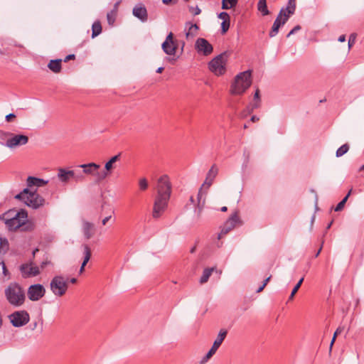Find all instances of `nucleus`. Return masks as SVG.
<instances>
[{
  "label": "nucleus",
  "mask_w": 364,
  "mask_h": 364,
  "mask_svg": "<svg viewBox=\"0 0 364 364\" xmlns=\"http://www.w3.org/2000/svg\"><path fill=\"white\" fill-rule=\"evenodd\" d=\"M336 337L337 336H336V335H333V338L331 340V342L330 343V348H329L330 352L331 351L332 347H333V343H334V342H335V341L336 339Z\"/></svg>",
  "instance_id": "obj_57"
},
{
  "label": "nucleus",
  "mask_w": 364,
  "mask_h": 364,
  "mask_svg": "<svg viewBox=\"0 0 364 364\" xmlns=\"http://www.w3.org/2000/svg\"><path fill=\"white\" fill-rule=\"evenodd\" d=\"M114 211L113 209L109 210V215L106 216L104 219L102 220V223L103 225H105L112 218V214H114Z\"/></svg>",
  "instance_id": "obj_44"
},
{
  "label": "nucleus",
  "mask_w": 364,
  "mask_h": 364,
  "mask_svg": "<svg viewBox=\"0 0 364 364\" xmlns=\"http://www.w3.org/2000/svg\"><path fill=\"white\" fill-rule=\"evenodd\" d=\"M48 183V181H44L42 178H38L33 176H28L27 178V186L28 187L37 186L42 187Z\"/></svg>",
  "instance_id": "obj_25"
},
{
  "label": "nucleus",
  "mask_w": 364,
  "mask_h": 364,
  "mask_svg": "<svg viewBox=\"0 0 364 364\" xmlns=\"http://www.w3.org/2000/svg\"><path fill=\"white\" fill-rule=\"evenodd\" d=\"M117 16V13L115 12V11L111 10L109 12H108L107 14V23H114Z\"/></svg>",
  "instance_id": "obj_37"
},
{
  "label": "nucleus",
  "mask_w": 364,
  "mask_h": 364,
  "mask_svg": "<svg viewBox=\"0 0 364 364\" xmlns=\"http://www.w3.org/2000/svg\"><path fill=\"white\" fill-rule=\"evenodd\" d=\"M178 0H162V2L164 4L168 5L171 3L172 4H176Z\"/></svg>",
  "instance_id": "obj_53"
},
{
  "label": "nucleus",
  "mask_w": 364,
  "mask_h": 364,
  "mask_svg": "<svg viewBox=\"0 0 364 364\" xmlns=\"http://www.w3.org/2000/svg\"><path fill=\"white\" fill-rule=\"evenodd\" d=\"M218 174V168L215 165H213L207 173L205 181L203 184V186H206L208 188L213 183V181Z\"/></svg>",
  "instance_id": "obj_23"
},
{
  "label": "nucleus",
  "mask_w": 364,
  "mask_h": 364,
  "mask_svg": "<svg viewBox=\"0 0 364 364\" xmlns=\"http://www.w3.org/2000/svg\"><path fill=\"white\" fill-rule=\"evenodd\" d=\"M70 282L72 283V284H75L77 282V279L75 278H72Z\"/></svg>",
  "instance_id": "obj_63"
},
{
  "label": "nucleus",
  "mask_w": 364,
  "mask_h": 364,
  "mask_svg": "<svg viewBox=\"0 0 364 364\" xmlns=\"http://www.w3.org/2000/svg\"><path fill=\"white\" fill-rule=\"evenodd\" d=\"M282 25V24H273L272 30L269 32V37L272 38L275 36L277 34L279 29Z\"/></svg>",
  "instance_id": "obj_41"
},
{
  "label": "nucleus",
  "mask_w": 364,
  "mask_h": 364,
  "mask_svg": "<svg viewBox=\"0 0 364 364\" xmlns=\"http://www.w3.org/2000/svg\"><path fill=\"white\" fill-rule=\"evenodd\" d=\"M5 224L11 231L20 229L21 231L30 232L35 228V225L33 222L28 220L27 218H21V215L7 219V223Z\"/></svg>",
  "instance_id": "obj_5"
},
{
  "label": "nucleus",
  "mask_w": 364,
  "mask_h": 364,
  "mask_svg": "<svg viewBox=\"0 0 364 364\" xmlns=\"http://www.w3.org/2000/svg\"><path fill=\"white\" fill-rule=\"evenodd\" d=\"M195 46L197 52L204 56L210 55L213 51V46L203 38H198Z\"/></svg>",
  "instance_id": "obj_12"
},
{
  "label": "nucleus",
  "mask_w": 364,
  "mask_h": 364,
  "mask_svg": "<svg viewBox=\"0 0 364 364\" xmlns=\"http://www.w3.org/2000/svg\"><path fill=\"white\" fill-rule=\"evenodd\" d=\"M164 69V68L163 67H160V68H159L156 70V73H161L163 72Z\"/></svg>",
  "instance_id": "obj_62"
},
{
  "label": "nucleus",
  "mask_w": 364,
  "mask_h": 364,
  "mask_svg": "<svg viewBox=\"0 0 364 364\" xmlns=\"http://www.w3.org/2000/svg\"><path fill=\"white\" fill-rule=\"evenodd\" d=\"M352 191H353V189L351 188V189L348 191V194H347V195H346V196H345V197H344V198L341 200V203H343L344 205L346 204V203L347 202V200H348V199L349 196H350V194H351V193H352Z\"/></svg>",
  "instance_id": "obj_49"
},
{
  "label": "nucleus",
  "mask_w": 364,
  "mask_h": 364,
  "mask_svg": "<svg viewBox=\"0 0 364 364\" xmlns=\"http://www.w3.org/2000/svg\"><path fill=\"white\" fill-rule=\"evenodd\" d=\"M238 0H222V9H230L237 4Z\"/></svg>",
  "instance_id": "obj_31"
},
{
  "label": "nucleus",
  "mask_w": 364,
  "mask_h": 364,
  "mask_svg": "<svg viewBox=\"0 0 364 364\" xmlns=\"http://www.w3.org/2000/svg\"><path fill=\"white\" fill-rule=\"evenodd\" d=\"M271 277H272V276L270 275L266 279L264 280V282H263L264 285L266 286L267 284V283L270 280Z\"/></svg>",
  "instance_id": "obj_60"
},
{
  "label": "nucleus",
  "mask_w": 364,
  "mask_h": 364,
  "mask_svg": "<svg viewBox=\"0 0 364 364\" xmlns=\"http://www.w3.org/2000/svg\"><path fill=\"white\" fill-rule=\"evenodd\" d=\"M352 191H353V189L351 188V189L348 191V194H347V195H346V196H345V197H344V198L341 200V203H343L344 205L346 204V203L347 202V200H348V199L349 196H350V194H351V193H352Z\"/></svg>",
  "instance_id": "obj_50"
},
{
  "label": "nucleus",
  "mask_w": 364,
  "mask_h": 364,
  "mask_svg": "<svg viewBox=\"0 0 364 364\" xmlns=\"http://www.w3.org/2000/svg\"><path fill=\"white\" fill-rule=\"evenodd\" d=\"M189 11L191 13H192L193 15H198L200 13V9L196 6V7H193V6H189Z\"/></svg>",
  "instance_id": "obj_45"
},
{
  "label": "nucleus",
  "mask_w": 364,
  "mask_h": 364,
  "mask_svg": "<svg viewBox=\"0 0 364 364\" xmlns=\"http://www.w3.org/2000/svg\"><path fill=\"white\" fill-rule=\"evenodd\" d=\"M240 222V218L238 216L237 212L233 213L229 219L224 224L223 228L221 230V232L219 234L218 237L220 238L222 235L228 234L230 230H232L236 225L237 223Z\"/></svg>",
  "instance_id": "obj_14"
},
{
  "label": "nucleus",
  "mask_w": 364,
  "mask_h": 364,
  "mask_svg": "<svg viewBox=\"0 0 364 364\" xmlns=\"http://www.w3.org/2000/svg\"><path fill=\"white\" fill-rule=\"evenodd\" d=\"M161 47L166 54L169 55H173L176 54V51L178 48V43L176 41L173 39V33L170 32L168 33L165 41L162 43Z\"/></svg>",
  "instance_id": "obj_11"
},
{
  "label": "nucleus",
  "mask_w": 364,
  "mask_h": 364,
  "mask_svg": "<svg viewBox=\"0 0 364 364\" xmlns=\"http://www.w3.org/2000/svg\"><path fill=\"white\" fill-rule=\"evenodd\" d=\"M171 183L167 175L161 176L157 181V195L154 200L152 215L159 218L168 206L171 193Z\"/></svg>",
  "instance_id": "obj_1"
},
{
  "label": "nucleus",
  "mask_w": 364,
  "mask_h": 364,
  "mask_svg": "<svg viewBox=\"0 0 364 364\" xmlns=\"http://www.w3.org/2000/svg\"><path fill=\"white\" fill-rule=\"evenodd\" d=\"M357 34L355 33H352L348 39V48L349 49L353 46L356 41Z\"/></svg>",
  "instance_id": "obj_42"
},
{
  "label": "nucleus",
  "mask_w": 364,
  "mask_h": 364,
  "mask_svg": "<svg viewBox=\"0 0 364 364\" xmlns=\"http://www.w3.org/2000/svg\"><path fill=\"white\" fill-rule=\"evenodd\" d=\"M16 117V115L13 113H11L8 115L6 116V120L7 122H10L12 119L15 118Z\"/></svg>",
  "instance_id": "obj_54"
},
{
  "label": "nucleus",
  "mask_w": 364,
  "mask_h": 364,
  "mask_svg": "<svg viewBox=\"0 0 364 364\" xmlns=\"http://www.w3.org/2000/svg\"><path fill=\"white\" fill-rule=\"evenodd\" d=\"M48 263H49V262H47V261H46V262H43L41 263V267L42 269H43V268H44V267H45L48 264Z\"/></svg>",
  "instance_id": "obj_61"
},
{
  "label": "nucleus",
  "mask_w": 364,
  "mask_h": 364,
  "mask_svg": "<svg viewBox=\"0 0 364 364\" xmlns=\"http://www.w3.org/2000/svg\"><path fill=\"white\" fill-rule=\"evenodd\" d=\"M258 108V103H250L242 111H241L240 113V117L241 119H245L252 113L255 109Z\"/></svg>",
  "instance_id": "obj_26"
},
{
  "label": "nucleus",
  "mask_w": 364,
  "mask_h": 364,
  "mask_svg": "<svg viewBox=\"0 0 364 364\" xmlns=\"http://www.w3.org/2000/svg\"><path fill=\"white\" fill-rule=\"evenodd\" d=\"M78 167L82 168L83 173L87 175H92L95 173V171H97L100 168V166L99 164L92 162L89 164L79 165Z\"/></svg>",
  "instance_id": "obj_21"
},
{
  "label": "nucleus",
  "mask_w": 364,
  "mask_h": 364,
  "mask_svg": "<svg viewBox=\"0 0 364 364\" xmlns=\"http://www.w3.org/2000/svg\"><path fill=\"white\" fill-rule=\"evenodd\" d=\"M9 272L6 269L4 262H0V282H5L9 279Z\"/></svg>",
  "instance_id": "obj_29"
},
{
  "label": "nucleus",
  "mask_w": 364,
  "mask_h": 364,
  "mask_svg": "<svg viewBox=\"0 0 364 364\" xmlns=\"http://www.w3.org/2000/svg\"><path fill=\"white\" fill-rule=\"evenodd\" d=\"M92 37L97 36L102 32V24H92Z\"/></svg>",
  "instance_id": "obj_35"
},
{
  "label": "nucleus",
  "mask_w": 364,
  "mask_h": 364,
  "mask_svg": "<svg viewBox=\"0 0 364 364\" xmlns=\"http://www.w3.org/2000/svg\"><path fill=\"white\" fill-rule=\"evenodd\" d=\"M213 271V268H206L203 270V274L200 279V283L204 284L208 282L209 277H210L212 272Z\"/></svg>",
  "instance_id": "obj_30"
},
{
  "label": "nucleus",
  "mask_w": 364,
  "mask_h": 364,
  "mask_svg": "<svg viewBox=\"0 0 364 364\" xmlns=\"http://www.w3.org/2000/svg\"><path fill=\"white\" fill-rule=\"evenodd\" d=\"M22 274L26 277L36 276L40 274L39 267L37 266H31L28 264H23L21 267Z\"/></svg>",
  "instance_id": "obj_19"
},
{
  "label": "nucleus",
  "mask_w": 364,
  "mask_h": 364,
  "mask_svg": "<svg viewBox=\"0 0 364 364\" xmlns=\"http://www.w3.org/2000/svg\"><path fill=\"white\" fill-rule=\"evenodd\" d=\"M73 178L76 182H82V181H83L85 180V176H84L83 173H81V172L75 173L74 171V176H73Z\"/></svg>",
  "instance_id": "obj_43"
},
{
  "label": "nucleus",
  "mask_w": 364,
  "mask_h": 364,
  "mask_svg": "<svg viewBox=\"0 0 364 364\" xmlns=\"http://www.w3.org/2000/svg\"><path fill=\"white\" fill-rule=\"evenodd\" d=\"M218 18L223 21L222 23H230V16L225 11H223V12L220 13L218 14Z\"/></svg>",
  "instance_id": "obj_39"
},
{
  "label": "nucleus",
  "mask_w": 364,
  "mask_h": 364,
  "mask_svg": "<svg viewBox=\"0 0 364 364\" xmlns=\"http://www.w3.org/2000/svg\"><path fill=\"white\" fill-rule=\"evenodd\" d=\"M197 205L195 208V213L198 218H200L201 216V213L203 211V209L204 208L205 203V198L203 196V193L202 192V187L198 191V195H197Z\"/></svg>",
  "instance_id": "obj_18"
},
{
  "label": "nucleus",
  "mask_w": 364,
  "mask_h": 364,
  "mask_svg": "<svg viewBox=\"0 0 364 364\" xmlns=\"http://www.w3.org/2000/svg\"><path fill=\"white\" fill-rule=\"evenodd\" d=\"M46 293V289L42 284H37L29 287L28 289V297L31 301H38Z\"/></svg>",
  "instance_id": "obj_13"
},
{
  "label": "nucleus",
  "mask_w": 364,
  "mask_h": 364,
  "mask_svg": "<svg viewBox=\"0 0 364 364\" xmlns=\"http://www.w3.org/2000/svg\"><path fill=\"white\" fill-rule=\"evenodd\" d=\"M120 157L121 153H119L118 154L112 156L107 162L105 163V170L96 173L97 182H101L112 173V170L116 168L114 164L120 159Z\"/></svg>",
  "instance_id": "obj_9"
},
{
  "label": "nucleus",
  "mask_w": 364,
  "mask_h": 364,
  "mask_svg": "<svg viewBox=\"0 0 364 364\" xmlns=\"http://www.w3.org/2000/svg\"><path fill=\"white\" fill-rule=\"evenodd\" d=\"M58 176L61 182L68 183L70 179L73 178V176H74V171L60 168L58 169Z\"/></svg>",
  "instance_id": "obj_20"
},
{
  "label": "nucleus",
  "mask_w": 364,
  "mask_h": 364,
  "mask_svg": "<svg viewBox=\"0 0 364 364\" xmlns=\"http://www.w3.org/2000/svg\"><path fill=\"white\" fill-rule=\"evenodd\" d=\"M120 3H121V1H117V2L114 4V7H113V9H112V11H115V12H117V11H118V6H119V4H120Z\"/></svg>",
  "instance_id": "obj_56"
},
{
  "label": "nucleus",
  "mask_w": 364,
  "mask_h": 364,
  "mask_svg": "<svg viewBox=\"0 0 364 364\" xmlns=\"http://www.w3.org/2000/svg\"><path fill=\"white\" fill-rule=\"evenodd\" d=\"M82 231L86 239H90L95 234V227L92 223L84 221L82 223Z\"/></svg>",
  "instance_id": "obj_24"
},
{
  "label": "nucleus",
  "mask_w": 364,
  "mask_h": 364,
  "mask_svg": "<svg viewBox=\"0 0 364 364\" xmlns=\"http://www.w3.org/2000/svg\"><path fill=\"white\" fill-rule=\"evenodd\" d=\"M10 322L14 327H21L30 321L29 314L25 311H16L9 316Z\"/></svg>",
  "instance_id": "obj_8"
},
{
  "label": "nucleus",
  "mask_w": 364,
  "mask_h": 364,
  "mask_svg": "<svg viewBox=\"0 0 364 364\" xmlns=\"http://www.w3.org/2000/svg\"><path fill=\"white\" fill-rule=\"evenodd\" d=\"M227 333H228V331L225 329H221L220 331L217 338L215 339L211 348L208 351L210 355H213L216 353V351L218 350V349L219 348V347L220 346V345L225 340V338L227 336Z\"/></svg>",
  "instance_id": "obj_16"
},
{
  "label": "nucleus",
  "mask_w": 364,
  "mask_h": 364,
  "mask_svg": "<svg viewBox=\"0 0 364 364\" xmlns=\"http://www.w3.org/2000/svg\"><path fill=\"white\" fill-rule=\"evenodd\" d=\"M220 210H221L222 212H225V211L228 210V208L226 206H223V207L221 208Z\"/></svg>",
  "instance_id": "obj_64"
},
{
  "label": "nucleus",
  "mask_w": 364,
  "mask_h": 364,
  "mask_svg": "<svg viewBox=\"0 0 364 364\" xmlns=\"http://www.w3.org/2000/svg\"><path fill=\"white\" fill-rule=\"evenodd\" d=\"M301 29V26L299 25L296 26L294 28H292L289 33L287 34V37L290 36L291 35L294 34L296 31H299Z\"/></svg>",
  "instance_id": "obj_46"
},
{
  "label": "nucleus",
  "mask_w": 364,
  "mask_h": 364,
  "mask_svg": "<svg viewBox=\"0 0 364 364\" xmlns=\"http://www.w3.org/2000/svg\"><path fill=\"white\" fill-rule=\"evenodd\" d=\"M15 198L23 200L26 205L33 209L43 206L46 203V200L41 196L36 191H31L28 188H24L21 193L17 194Z\"/></svg>",
  "instance_id": "obj_4"
},
{
  "label": "nucleus",
  "mask_w": 364,
  "mask_h": 364,
  "mask_svg": "<svg viewBox=\"0 0 364 364\" xmlns=\"http://www.w3.org/2000/svg\"><path fill=\"white\" fill-rule=\"evenodd\" d=\"M230 24H221L222 33L225 34L230 28Z\"/></svg>",
  "instance_id": "obj_47"
},
{
  "label": "nucleus",
  "mask_w": 364,
  "mask_h": 364,
  "mask_svg": "<svg viewBox=\"0 0 364 364\" xmlns=\"http://www.w3.org/2000/svg\"><path fill=\"white\" fill-rule=\"evenodd\" d=\"M253 102L252 103H258L259 107L261 106V98H260V92L259 88H257L254 97H253Z\"/></svg>",
  "instance_id": "obj_40"
},
{
  "label": "nucleus",
  "mask_w": 364,
  "mask_h": 364,
  "mask_svg": "<svg viewBox=\"0 0 364 364\" xmlns=\"http://www.w3.org/2000/svg\"><path fill=\"white\" fill-rule=\"evenodd\" d=\"M257 8L263 16L267 15L269 14L266 0H259L257 4Z\"/></svg>",
  "instance_id": "obj_32"
},
{
  "label": "nucleus",
  "mask_w": 364,
  "mask_h": 364,
  "mask_svg": "<svg viewBox=\"0 0 364 364\" xmlns=\"http://www.w3.org/2000/svg\"><path fill=\"white\" fill-rule=\"evenodd\" d=\"M212 356L213 355H210L209 352H208L207 354L202 358L200 364L206 363Z\"/></svg>",
  "instance_id": "obj_48"
},
{
  "label": "nucleus",
  "mask_w": 364,
  "mask_h": 364,
  "mask_svg": "<svg viewBox=\"0 0 364 364\" xmlns=\"http://www.w3.org/2000/svg\"><path fill=\"white\" fill-rule=\"evenodd\" d=\"M83 248H84V255H84L83 262H82V265L80 269V273L83 272V271L85 269V267L87 264V263L89 262V260L91 257V255H92L91 250L87 245H84Z\"/></svg>",
  "instance_id": "obj_27"
},
{
  "label": "nucleus",
  "mask_w": 364,
  "mask_h": 364,
  "mask_svg": "<svg viewBox=\"0 0 364 364\" xmlns=\"http://www.w3.org/2000/svg\"><path fill=\"white\" fill-rule=\"evenodd\" d=\"M227 53L224 52L215 57L208 64L210 70L218 76L225 73Z\"/></svg>",
  "instance_id": "obj_6"
},
{
  "label": "nucleus",
  "mask_w": 364,
  "mask_h": 364,
  "mask_svg": "<svg viewBox=\"0 0 364 364\" xmlns=\"http://www.w3.org/2000/svg\"><path fill=\"white\" fill-rule=\"evenodd\" d=\"M61 59L51 60L49 62L48 67L53 73H58L61 71Z\"/></svg>",
  "instance_id": "obj_28"
},
{
  "label": "nucleus",
  "mask_w": 364,
  "mask_h": 364,
  "mask_svg": "<svg viewBox=\"0 0 364 364\" xmlns=\"http://www.w3.org/2000/svg\"><path fill=\"white\" fill-rule=\"evenodd\" d=\"M252 83V70L241 72L235 75L230 84V93L232 95H242Z\"/></svg>",
  "instance_id": "obj_2"
},
{
  "label": "nucleus",
  "mask_w": 364,
  "mask_h": 364,
  "mask_svg": "<svg viewBox=\"0 0 364 364\" xmlns=\"http://www.w3.org/2000/svg\"><path fill=\"white\" fill-rule=\"evenodd\" d=\"M11 137L7 139L6 146L9 148H14L17 146L24 145L28 143V137L23 134H11Z\"/></svg>",
  "instance_id": "obj_15"
},
{
  "label": "nucleus",
  "mask_w": 364,
  "mask_h": 364,
  "mask_svg": "<svg viewBox=\"0 0 364 364\" xmlns=\"http://www.w3.org/2000/svg\"><path fill=\"white\" fill-rule=\"evenodd\" d=\"M133 15L141 21L147 20V11L144 6H136L133 9Z\"/></svg>",
  "instance_id": "obj_22"
},
{
  "label": "nucleus",
  "mask_w": 364,
  "mask_h": 364,
  "mask_svg": "<svg viewBox=\"0 0 364 364\" xmlns=\"http://www.w3.org/2000/svg\"><path fill=\"white\" fill-rule=\"evenodd\" d=\"M338 40L339 42H345L346 41V35L340 36Z\"/></svg>",
  "instance_id": "obj_59"
},
{
  "label": "nucleus",
  "mask_w": 364,
  "mask_h": 364,
  "mask_svg": "<svg viewBox=\"0 0 364 364\" xmlns=\"http://www.w3.org/2000/svg\"><path fill=\"white\" fill-rule=\"evenodd\" d=\"M50 289L58 296H63L68 288L67 281L62 276L54 277L50 282Z\"/></svg>",
  "instance_id": "obj_7"
},
{
  "label": "nucleus",
  "mask_w": 364,
  "mask_h": 364,
  "mask_svg": "<svg viewBox=\"0 0 364 364\" xmlns=\"http://www.w3.org/2000/svg\"><path fill=\"white\" fill-rule=\"evenodd\" d=\"M4 294L8 302L13 306H21L25 302V292L16 282L10 283L5 289Z\"/></svg>",
  "instance_id": "obj_3"
},
{
  "label": "nucleus",
  "mask_w": 364,
  "mask_h": 364,
  "mask_svg": "<svg viewBox=\"0 0 364 364\" xmlns=\"http://www.w3.org/2000/svg\"><path fill=\"white\" fill-rule=\"evenodd\" d=\"M259 120V118L258 117H257L256 115H253L250 118V121L252 122H257Z\"/></svg>",
  "instance_id": "obj_58"
},
{
  "label": "nucleus",
  "mask_w": 364,
  "mask_h": 364,
  "mask_svg": "<svg viewBox=\"0 0 364 364\" xmlns=\"http://www.w3.org/2000/svg\"><path fill=\"white\" fill-rule=\"evenodd\" d=\"M21 215V218H27L28 213L24 210H21L19 211H16V210H9L7 212L4 213L1 215H0V220H2L4 223H7V219L12 218L14 217H19Z\"/></svg>",
  "instance_id": "obj_17"
},
{
  "label": "nucleus",
  "mask_w": 364,
  "mask_h": 364,
  "mask_svg": "<svg viewBox=\"0 0 364 364\" xmlns=\"http://www.w3.org/2000/svg\"><path fill=\"white\" fill-rule=\"evenodd\" d=\"M349 150V145L348 144H345L340 146L336 153V155L337 157H341L345 154H346Z\"/></svg>",
  "instance_id": "obj_33"
},
{
  "label": "nucleus",
  "mask_w": 364,
  "mask_h": 364,
  "mask_svg": "<svg viewBox=\"0 0 364 364\" xmlns=\"http://www.w3.org/2000/svg\"><path fill=\"white\" fill-rule=\"evenodd\" d=\"M343 331V327L339 326L336 331H335L333 335H336L337 336L338 334L341 333V332Z\"/></svg>",
  "instance_id": "obj_55"
},
{
  "label": "nucleus",
  "mask_w": 364,
  "mask_h": 364,
  "mask_svg": "<svg viewBox=\"0 0 364 364\" xmlns=\"http://www.w3.org/2000/svg\"><path fill=\"white\" fill-rule=\"evenodd\" d=\"M296 9V0H289L286 8H282L274 23H286Z\"/></svg>",
  "instance_id": "obj_10"
},
{
  "label": "nucleus",
  "mask_w": 364,
  "mask_h": 364,
  "mask_svg": "<svg viewBox=\"0 0 364 364\" xmlns=\"http://www.w3.org/2000/svg\"><path fill=\"white\" fill-rule=\"evenodd\" d=\"M303 282H304V277H301L299 279V281L297 282V284L295 285L294 289H292L291 293L289 297V301L292 300L294 299V295L296 294V293L298 291V290L301 287Z\"/></svg>",
  "instance_id": "obj_34"
},
{
  "label": "nucleus",
  "mask_w": 364,
  "mask_h": 364,
  "mask_svg": "<svg viewBox=\"0 0 364 364\" xmlns=\"http://www.w3.org/2000/svg\"><path fill=\"white\" fill-rule=\"evenodd\" d=\"M344 204L343 203H341V201L338 203V205H336V207L335 208V211L338 212V211H341L343 208H344Z\"/></svg>",
  "instance_id": "obj_51"
},
{
  "label": "nucleus",
  "mask_w": 364,
  "mask_h": 364,
  "mask_svg": "<svg viewBox=\"0 0 364 364\" xmlns=\"http://www.w3.org/2000/svg\"><path fill=\"white\" fill-rule=\"evenodd\" d=\"M139 186L141 191H144L148 188L149 183L146 178H142L139 181Z\"/></svg>",
  "instance_id": "obj_38"
},
{
  "label": "nucleus",
  "mask_w": 364,
  "mask_h": 364,
  "mask_svg": "<svg viewBox=\"0 0 364 364\" xmlns=\"http://www.w3.org/2000/svg\"><path fill=\"white\" fill-rule=\"evenodd\" d=\"M74 59H75V55L74 54H70L65 58L64 62H68L70 60H74Z\"/></svg>",
  "instance_id": "obj_52"
},
{
  "label": "nucleus",
  "mask_w": 364,
  "mask_h": 364,
  "mask_svg": "<svg viewBox=\"0 0 364 364\" xmlns=\"http://www.w3.org/2000/svg\"><path fill=\"white\" fill-rule=\"evenodd\" d=\"M198 28V24H191L188 32H186V38H188L190 36L193 37L195 35L193 32H197Z\"/></svg>",
  "instance_id": "obj_36"
}]
</instances>
